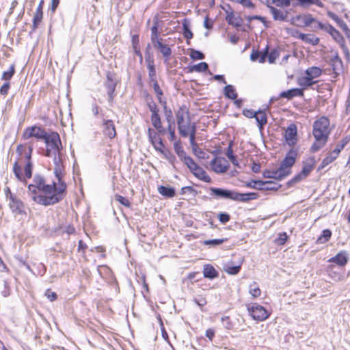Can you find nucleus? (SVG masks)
Segmentation results:
<instances>
[{
	"instance_id": "obj_64",
	"label": "nucleus",
	"mask_w": 350,
	"mask_h": 350,
	"mask_svg": "<svg viewBox=\"0 0 350 350\" xmlns=\"http://www.w3.org/2000/svg\"><path fill=\"white\" fill-rule=\"evenodd\" d=\"M10 88V82L4 83L0 88V94L1 95H7Z\"/></svg>"
},
{
	"instance_id": "obj_56",
	"label": "nucleus",
	"mask_w": 350,
	"mask_h": 350,
	"mask_svg": "<svg viewBox=\"0 0 350 350\" xmlns=\"http://www.w3.org/2000/svg\"><path fill=\"white\" fill-rule=\"evenodd\" d=\"M190 57L193 59H203L204 58L202 53L194 49H191Z\"/></svg>"
},
{
	"instance_id": "obj_20",
	"label": "nucleus",
	"mask_w": 350,
	"mask_h": 350,
	"mask_svg": "<svg viewBox=\"0 0 350 350\" xmlns=\"http://www.w3.org/2000/svg\"><path fill=\"white\" fill-rule=\"evenodd\" d=\"M43 3H44V1L41 0L40 3H39V5H38V6L37 7L36 13H35V14L33 16V30H35L38 27L39 23L42 21V16H43V13H42Z\"/></svg>"
},
{
	"instance_id": "obj_54",
	"label": "nucleus",
	"mask_w": 350,
	"mask_h": 350,
	"mask_svg": "<svg viewBox=\"0 0 350 350\" xmlns=\"http://www.w3.org/2000/svg\"><path fill=\"white\" fill-rule=\"evenodd\" d=\"M287 238L288 237L286 232L280 233L278 237L275 239V243L277 245H282L285 243Z\"/></svg>"
},
{
	"instance_id": "obj_63",
	"label": "nucleus",
	"mask_w": 350,
	"mask_h": 350,
	"mask_svg": "<svg viewBox=\"0 0 350 350\" xmlns=\"http://www.w3.org/2000/svg\"><path fill=\"white\" fill-rule=\"evenodd\" d=\"M115 198L116 200L119 202L121 204L126 206V207H129L130 206V202L129 201L128 199H126V198L122 196H120V195H116L115 196Z\"/></svg>"
},
{
	"instance_id": "obj_61",
	"label": "nucleus",
	"mask_w": 350,
	"mask_h": 350,
	"mask_svg": "<svg viewBox=\"0 0 350 350\" xmlns=\"http://www.w3.org/2000/svg\"><path fill=\"white\" fill-rule=\"evenodd\" d=\"M44 295L51 301H54L57 299V295L56 293L52 291L50 288L47 289Z\"/></svg>"
},
{
	"instance_id": "obj_23",
	"label": "nucleus",
	"mask_w": 350,
	"mask_h": 350,
	"mask_svg": "<svg viewBox=\"0 0 350 350\" xmlns=\"http://www.w3.org/2000/svg\"><path fill=\"white\" fill-rule=\"evenodd\" d=\"M196 178L198 179L205 182V183H211V178L206 174V172L201 167H198L196 170L192 173Z\"/></svg>"
},
{
	"instance_id": "obj_39",
	"label": "nucleus",
	"mask_w": 350,
	"mask_h": 350,
	"mask_svg": "<svg viewBox=\"0 0 350 350\" xmlns=\"http://www.w3.org/2000/svg\"><path fill=\"white\" fill-rule=\"evenodd\" d=\"M13 172H14V174L16 176V178L20 180V181H22L23 183H25L26 180L25 179V177L23 175L22 172H21V168L20 167V165H18V162L16 161L14 163V165H13Z\"/></svg>"
},
{
	"instance_id": "obj_53",
	"label": "nucleus",
	"mask_w": 350,
	"mask_h": 350,
	"mask_svg": "<svg viewBox=\"0 0 350 350\" xmlns=\"http://www.w3.org/2000/svg\"><path fill=\"white\" fill-rule=\"evenodd\" d=\"M192 150H193L194 154L196 157H198L199 159H206L208 158V154L206 152H204V150H202L201 148H200L199 147L197 146Z\"/></svg>"
},
{
	"instance_id": "obj_43",
	"label": "nucleus",
	"mask_w": 350,
	"mask_h": 350,
	"mask_svg": "<svg viewBox=\"0 0 350 350\" xmlns=\"http://www.w3.org/2000/svg\"><path fill=\"white\" fill-rule=\"evenodd\" d=\"M226 21L228 24L232 25L234 27H239L241 25V19L236 17L232 12H230L226 16Z\"/></svg>"
},
{
	"instance_id": "obj_18",
	"label": "nucleus",
	"mask_w": 350,
	"mask_h": 350,
	"mask_svg": "<svg viewBox=\"0 0 350 350\" xmlns=\"http://www.w3.org/2000/svg\"><path fill=\"white\" fill-rule=\"evenodd\" d=\"M268 8L274 20L282 21L286 19L288 16L287 11L277 9L271 5H268Z\"/></svg>"
},
{
	"instance_id": "obj_4",
	"label": "nucleus",
	"mask_w": 350,
	"mask_h": 350,
	"mask_svg": "<svg viewBox=\"0 0 350 350\" xmlns=\"http://www.w3.org/2000/svg\"><path fill=\"white\" fill-rule=\"evenodd\" d=\"M296 156L297 153L295 151H289L282 161L280 167L275 170L278 180L285 178L291 174V168L295 163Z\"/></svg>"
},
{
	"instance_id": "obj_12",
	"label": "nucleus",
	"mask_w": 350,
	"mask_h": 350,
	"mask_svg": "<svg viewBox=\"0 0 350 350\" xmlns=\"http://www.w3.org/2000/svg\"><path fill=\"white\" fill-rule=\"evenodd\" d=\"M297 130L294 124H290L285 131L284 137L286 143L290 145H294L297 142Z\"/></svg>"
},
{
	"instance_id": "obj_57",
	"label": "nucleus",
	"mask_w": 350,
	"mask_h": 350,
	"mask_svg": "<svg viewBox=\"0 0 350 350\" xmlns=\"http://www.w3.org/2000/svg\"><path fill=\"white\" fill-rule=\"evenodd\" d=\"M263 176L267 178L278 180V177L275 170L265 171L263 172Z\"/></svg>"
},
{
	"instance_id": "obj_29",
	"label": "nucleus",
	"mask_w": 350,
	"mask_h": 350,
	"mask_svg": "<svg viewBox=\"0 0 350 350\" xmlns=\"http://www.w3.org/2000/svg\"><path fill=\"white\" fill-rule=\"evenodd\" d=\"M255 119L258 122L260 130L263 129V126L267 124V116L264 111H258L255 115Z\"/></svg>"
},
{
	"instance_id": "obj_35",
	"label": "nucleus",
	"mask_w": 350,
	"mask_h": 350,
	"mask_svg": "<svg viewBox=\"0 0 350 350\" xmlns=\"http://www.w3.org/2000/svg\"><path fill=\"white\" fill-rule=\"evenodd\" d=\"M224 94L226 97L232 100H235L237 97L235 89L232 85H227L225 86L224 88Z\"/></svg>"
},
{
	"instance_id": "obj_25",
	"label": "nucleus",
	"mask_w": 350,
	"mask_h": 350,
	"mask_svg": "<svg viewBox=\"0 0 350 350\" xmlns=\"http://www.w3.org/2000/svg\"><path fill=\"white\" fill-rule=\"evenodd\" d=\"M27 268L36 275H42L46 271L44 264H31V266L27 264Z\"/></svg>"
},
{
	"instance_id": "obj_42",
	"label": "nucleus",
	"mask_w": 350,
	"mask_h": 350,
	"mask_svg": "<svg viewBox=\"0 0 350 350\" xmlns=\"http://www.w3.org/2000/svg\"><path fill=\"white\" fill-rule=\"evenodd\" d=\"M314 164V158L310 159L309 162L306 163L304 165L302 170L301 171V173L305 177H306L310 174V172L312 171V170L313 169Z\"/></svg>"
},
{
	"instance_id": "obj_22",
	"label": "nucleus",
	"mask_w": 350,
	"mask_h": 350,
	"mask_svg": "<svg viewBox=\"0 0 350 350\" xmlns=\"http://www.w3.org/2000/svg\"><path fill=\"white\" fill-rule=\"evenodd\" d=\"M32 152V148L31 146L29 147V152L26 155V158L27 159V163L25 166V178H30L32 176V163L31 162V155Z\"/></svg>"
},
{
	"instance_id": "obj_3",
	"label": "nucleus",
	"mask_w": 350,
	"mask_h": 350,
	"mask_svg": "<svg viewBox=\"0 0 350 350\" xmlns=\"http://www.w3.org/2000/svg\"><path fill=\"white\" fill-rule=\"evenodd\" d=\"M46 144V156L52 157L53 155L62 154V145L59 135L56 132L47 133L43 139Z\"/></svg>"
},
{
	"instance_id": "obj_7",
	"label": "nucleus",
	"mask_w": 350,
	"mask_h": 350,
	"mask_svg": "<svg viewBox=\"0 0 350 350\" xmlns=\"http://www.w3.org/2000/svg\"><path fill=\"white\" fill-rule=\"evenodd\" d=\"M317 19L311 14H299L292 18L291 23L299 27L314 25Z\"/></svg>"
},
{
	"instance_id": "obj_47",
	"label": "nucleus",
	"mask_w": 350,
	"mask_h": 350,
	"mask_svg": "<svg viewBox=\"0 0 350 350\" xmlns=\"http://www.w3.org/2000/svg\"><path fill=\"white\" fill-rule=\"evenodd\" d=\"M148 134L149 139L152 144H154L155 142H159V140H161L159 134L157 132L154 131L150 128H149L148 129Z\"/></svg>"
},
{
	"instance_id": "obj_59",
	"label": "nucleus",
	"mask_w": 350,
	"mask_h": 350,
	"mask_svg": "<svg viewBox=\"0 0 350 350\" xmlns=\"http://www.w3.org/2000/svg\"><path fill=\"white\" fill-rule=\"evenodd\" d=\"M306 178L301 172L295 176L291 180L288 182V186H291Z\"/></svg>"
},
{
	"instance_id": "obj_16",
	"label": "nucleus",
	"mask_w": 350,
	"mask_h": 350,
	"mask_svg": "<svg viewBox=\"0 0 350 350\" xmlns=\"http://www.w3.org/2000/svg\"><path fill=\"white\" fill-rule=\"evenodd\" d=\"M103 133L110 139L113 138L116 135V131L113 122L111 120H107L103 123Z\"/></svg>"
},
{
	"instance_id": "obj_48",
	"label": "nucleus",
	"mask_w": 350,
	"mask_h": 350,
	"mask_svg": "<svg viewBox=\"0 0 350 350\" xmlns=\"http://www.w3.org/2000/svg\"><path fill=\"white\" fill-rule=\"evenodd\" d=\"M208 64L206 62H201L198 64L193 65L190 68V70L200 72L206 71L208 69Z\"/></svg>"
},
{
	"instance_id": "obj_2",
	"label": "nucleus",
	"mask_w": 350,
	"mask_h": 350,
	"mask_svg": "<svg viewBox=\"0 0 350 350\" xmlns=\"http://www.w3.org/2000/svg\"><path fill=\"white\" fill-rule=\"evenodd\" d=\"M211 194L217 198L230 199L240 202H248L252 200H256L258 197L256 193H241L234 191L224 189L221 188H211Z\"/></svg>"
},
{
	"instance_id": "obj_30",
	"label": "nucleus",
	"mask_w": 350,
	"mask_h": 350,
	"mask_svg": "<svg viewBox=\"0 0 350 350\" xmlns=\"http://www.w3.org/2000/svg\"><path fill=\"white\" fill-rule=\"evenodd\" d=\"M151 122L154 127L160 133H164V129L161 126V118L159 113H154L151 115Z\"/></svg>"
},
{
	"instance_id": "obj_31",
	"label": "nucleus",
	"mask_w": 350,
	"mask_h": 350,
	"mask_svg": "<svg viewBox=\"0 0 350 350\" xmlns=\"http://www.w3.org/2000/svg\"><path fill=\"white\" fill-rule=\"evenodd\" d=\"M249 293L253 299H256L260 297L261 290L256 282H253L249 286Z\"/></svg>"
},
{
	"instance_id": "obj_50",
	"label": "nucleus",
	"mask_w": 350,
	"mask_h": 350,
	"mask_svg": "<svg viewBox=\"0 0 350 350\" xmlns=\"http://www.w3.org/2000/svg\"><path fill=\"white\" fill-rule=\"evenodd\" d=\"M174 148L180 159H183L186 155V153L179 142H176L174 144Z\"/></svg>"
},
{
	"instance_id": "obj_46",
	"label": "nucleus",
	"mask_w": 350,
	"mask_h": 350,
	"mask_svg": "<svg viewBox=\"0 0 350 350\" xmlns=\"http://www.w3.org/2000/svg\"><path fill=\"white\" fill-rule=\"evenodd\" d=\"M150 49V44H148L146 48V52L145 55V60L147 64V67L153 66L154 65V57L153 54L149 51Z\"/></svg>"
},
{
	"instance_id": "obj_37",
	"label": "nucleus",
	"mask_w": 350,
	"mask_h": 350,
	"mask_svg": "<svg viewBox=\"0 0 350 350\" xmlns=\"http://www.w3.org/2000/svg\"><path fill=\"white\" fill-rule=\"evenodd\" d=\"M338 157L334 154L333 152L329 154L323 160L321 164L319 166L318 170L323 169L325 167L332 163Z\"/></svg>"
},
{
	"instance_id": "obj_33",
	"label": "nucleus",
	"mask_w": 350,
	"mask_h": 350,
	"mask_svg": "<svg viewBox=\"0 0 350 350\" xmlns=\"http://www.w3.org/2000/svg\"><path fill=\"white\" fill-rule=\"evenodd\" d=\"M314 29H319L325 31V32L329 33L332 29L334 28L332 25L329 23H323L318 20L314 22V25L312 26Z\"/></svg>"
},
{
	"instance_id": "obj_60",
	"label": "nucleus",
	"mask_w": 350,
	"mask_h": 350,
	"mask_svg": "<svg viewBox=\"0 0 350 350\" xmlns=\"http://www.w3.org/2000/svg\"><path fill=\"white\" fill-rule=\"evenodd\" d=\"M152 146H154L157 151L159 152L162 154L167 151L164 150L165 146L163 144L162 140H159V142H155L154 144H152Z\"/></svg>"
},
{
	"instance_id": "obj_41",
	"label": "nucleus",
	"mask_w": 350,
	"mask_h": 350,
	"mask_svg": "<svg viewBox=\"0 0 350 350\" xmlns=\"http://www.w3.org/2000/svg\"><path fill=\"white\" fill-rule=\"evenodd\" d=\"M183 34L184 37L188 40L191 39L193 38V33L190 30L189 23L186 19H185L183 22Z\"/></svg>"
},
{
	"instance_id": "obj_8",
	"label": "nucleus",
	"mask_w": 350,
	"mask_h": 350,
	"mask_svg": "<svg viewBox=\"0 0 350 350\" xmlns=\"http://www.w3.org/2000/svg\"><path fill=\"white\" fill-rule=\"evenodd\" d=\"M210 165L215 173L223 174L228 170L230 163L224 157H216L211 161Z\"/></svg>"
},
{
	"instance_id": "obj_44",
	"label": "nucleus",
	"mask_w": 350,
	"mask_h": 350,
	"mask_svg": "<svg viewBox=\"0 0 350 350\" xmlns=\"http://www.w3.org/2000/svg\"><path fill=\"white\" fill-rule=\"evenodd\" d=\"M316 142L312 144L311 147V150L313 152H315L323 148L325 144L327 143V139H315Z\"/></svg>"
},
{
	"instance_id": "obj_21",
	"label": "nucleus",
	"mask_w": 350,
	"mask_h": 350,
	"mask_svg": "<svg viewBox=\"0 0 350 350\" xmlns=\"http://www.w3.org/2000/svg\"><path fill=\"white\" fill-rule=\"evenodd\" d=\"M203 274L205 278L211 280L219 276L218 271L211 264H206L204 266Z\"/></svg>"
},
{
	"instance_id": "obj_27",
	"label": "nucleus",
	"mask_w": 350,
	"mask_h": 350,
	"mask_svg": "<svg viewBox=\"0 0 350 350\" xmlns=\"http://www.w3.org/2000/svg\"><path fill=\"white\" fill-rule=\"evenodd\" d=\"M154 46L158 48L162 55L167 59L171 55V49L166 44H163L160 40H157V44H154Z\"/></svg>"
},
{
	"instance_id": "obj_49",
	"label": "nucleus",
	"mask_w": 350,
	"mask_h": 350,
	"mask_svg": "<svg viewBox=\"0 0 350 350\" xmlns=\"http://www.w3.org/2000/svg\"><path fill=\"white\" fill-rule=\"evenodd\" d=\"M151 41L153 45L157 44V40H159L158 38V25L157 22H155L154 25L151 27Z\"/></svg>"
},
{
	"instance_id": "obj_28",
	"label": "nucleus",
	"mask_w": 350,
	"mask_h": 350,
	"mask_svg": "<svg viewBox=\"0 0 350 350\" xmlns=\"http://www.w3.org/2000/svg\"><path fill=\"white\" fill-rule=\"evenodd\" d=\"M297 83L299 86L302 87L303 89H306L310 86H312L316 81H314L311 77L306 75L305 77H301L298 79Z\"/></svg>"
},
{
	"instance_id": "obj_45",
	"label": "nucleus",
	"mask_w": 350,
	"mask_h": 350,
	"mask_svg": "<svg viewBox=\"0 0 350 350\" xmlns=\"http://www.w3.org/2000/svg\"><path fill=\"white\" fill-rule=\"evenodd\" d=\"M15 72L14 65H11L7 71H4L1 76V79L8 82L13 77Z\"/></svg>"
},
{
	"instance_id": "obj_13",
	"label": "nucleus",
	"mask_w": 350,
	"mask_h": 350,
	"mask_svg": "<svg viewBox=\"0 0 350 350\" xmlns=\"http://www.w3.org/2000/svg\"><path fill=\"white\" fill-rule=\"evenodd\" d=\"M345 264H332L327 269L328 275L334 280H338L342 277Z\"/></svg>"
},
{
	"instance_id": "obj_1",
	"label": "nucleus",
	"mask_w": 350,
	"mask_h": 350,
	"mask_svg": "<svg viewBox=\"0 0 350 350\" xmlns=\"http://www.w3.org/2000/svg\"><path fill=\"white\" fill-rule=\"evenodd\" d=\"M66 183L46 184L43 176L36 174L33 183L28 185V195L31 200L42 206L53 205L61 201L66 193Z\"/></svg>"
},
{
	"instance_id": "obj_26",
	"label": "nucleus",
	"mask_w": 350,
	"mask_h": 350,
	"mask_svg": "<svg viewBox=\"0 0 350 350\" xmlns=\"http://www.w3.org/2000/svg\"><path fill=\"white\" fill-rule=\"evenodd\" d=\"M349 260V254L345 251H341L334 257L330 258L329 262H347Z\"/></svg>"
},
{
	"instance_id": "obj_51",
	"label": "nucleus",
	"mask_w": 350,
	"mask_h": 350,
	"mask_svg": "<svg viewBox=\"0 0 350 350\" xmlns=\"http://www.w3.org/2000/svg\"><path fill=\"white\" fill-rule=\"evenodd\" d=\"M330 36L332 38L338 43H341L344 42V38L342 35L340 33L339 31L334 28L332 31L329 33Z\"/></svg>"
},
{
	"instance_id": "obj_5",
	"label": "nucleus",
	"mask_w": 350,
	"mask_h": 350,
	"mask_svg": "<svg viewBox=\"0 0 350 350\" xmlns=\"http://www.w3.org/2000/svg\"><path fill=\"white\" fill-rule=\"evenodd\" d=\"M330 131L329 120L327 118L322 116L314 122L313 135L315 139H328Z\"/></svg>"
},
{
	"instance_id": "obj_10",
	"label": "nucleus",
	"mask_w": 350,
	"mask_h": 350,
	"mask_svg": "<svg viewBox=\"0 0 350 350\" xmlns=\"http://www.w3.org/2000/svg\"><path fill=\"white\" fill-rule=\"evenodd\" d=\"M46 132L41 127L33 126L27 127L25 129L23 133V137L25 139H28L30 137H34L38 139H42L45 137Z\"/></svg>"
},
{
	"instance_id": "obj_15",
	"label": "nucleus",
	"mask_w": 350,
	"mask_h": 350,
	"mask_svg": "<svg viewBox=\"0 0 350 350\" xmlns=\"http://www.w3.org/2000/svg\"><path fill=\"white\" fill-rule=\"evenodd\" d=\"M176 116L177 124L179 125L180 124H183L185 120L190 119L189 109L185 105L180 107L176 113Z\"/></svg>"
},
{
	"instance_id": "obj_58",
	"label": "nucleus",
	"mask_w": 350,
	"mask_h": 350,
	"mask_svg": "<svg viewBox=\"0 0 350 350\" xmlns=\"http://www.w3.org/2000/svg\"><path fill=\"white\" fill-rule=\"evenodd\" d=\"M147 68L148 69V77L150 82L157 81L154 66Z\"/></svg>"
},
{
	"instance_id": "obj_38",
	"label": "nucleus",
	"mask_w": 350,
	"mask_h": 350,
	"mask_svg": "<svg viewBox=\"0 0 350 350\" xmlns=\"http://www.w3.org/2000/svg\"><path fill=\"white\" fill-rule=\"evenodd\" d=\"M321 70L319 67H310L306 70V75L311 77L313 80L321 75Z\"/></svg>"
},
{
	"instance_id": "obj_36",
	"label": "nucleus",
	"mask_w": 350,
	"mask_h": 350,
	"mask_svg": "<svg viewBox=\"0 0 350 350\" xmlns=\"http://www.w3.org/2000/svg\"><path fill=\"white\" fill-rule=\"evenodd\" d=\"M332 237V232L328 229L323 230L321 234L317 240V244H323L329 241Z\"/></svg>"
},
{
	"instance_id": "obj_9",
	"label": "nucleus",
	"mask_w": 350,
	"mask_h": 350,
	"mask_svg": "<svg viewBox=\"0 0 350 350\" xmlns=\"http://www.w3.org/2000/svg\"><path fill=\"white\" fill-rule=\"evenodd\" d=\"M52 157H53L54 164L53 172L57 179V183H65L62 180L64 176V166L63 165L62 154L53 155Z\"/></svg>"
},
{
	"instance_id": "obj_11",
	"label": "nucleus",
	"mask_w": 350,
	"mask_h": 350,
	"mask_svg": "<svg viewBox=\"0 0 350 350\" xmlns=\"http://www.w3.org/2000/svg\"><path fill=\"white\" fill-rule=\"evenodd\" d=\"M8 201L10 209L15 215H21L25 213L24 203L16 196H11V198Z\"/></svg>"
},
{
	"instance_id": "obj_6",
	"label": "nucleus",
	"mask_w": 350,
	"mask_h": 350,
	"mask_svg": "<svg viewBox=\"0 0 350 350\" xmlns=\"http://www.w3.org/2000/svg\"><path fill=\"white\" fill-rule=\"evenodd\" d=\"M247 310L252 318L258 321H264L271 315V312L265 307L256 303L248 305Z\"/></svg>"
},
{
	"instance_id": "obj_55",
	"label": "nucleus",
	"mask_w": 350,
	"mask_h": 350,
	"mask_svg": "<svg viewBox=\"0 0 350 350\" xmlns=\"http://www.w3.org/2000/svg\"><path fill=\"white\" fill-rule=\"evenodd\" d=\"M152 83V87H153V89L154 90V92L156 93L159 100V102L161 103V96L163 95V92L162 90H161L159 84H158V82L157 81H152L151 82Z\"/></svg>"
},
{
	"instance_id": "obj_40",
	"label": "nucleus",
	"mask_w": 350,
	"mask_h": 350,
	"mask_svg": "<svg viewBox=\"0 0 350 350\" xmlns=\"http://www.w3.org/2000/svg\"><path fill=\"white\" fill-rule=\"evenodd\" d=\"M226 241V239H215L205 240L202 242V243L205 245H207L209 247H217V246L222 244Z\"/></svg>"
},
{
	"instance_id": "obj_17",
	"label": "nucleus",
	"mask_w": 350,
	"mask_h": 350,
	"mask_svg": "<svg viewBox=\"0 0 350 350\" xmlns=\"http://www.w3.org/2000/svg\"><path fill=\"white\" fill-rule=\"evenodd\" d=\"M296 32L298 34L297 38L301 40L306 43L315 46L317 45L319 42V38L313 34H305L300 33L299 31H296Z\"/></svg>"
},
{
	"instance_id": "obj_34",
	"label": "nucleus",
	"mask_w": 350,
	"mask_h": 350,
	"mask_svg": "<svg viewBox=\"0 0 350 350\" xmlns=\"http://www.w3.org/2000/svg\"><path fill=\"white\" fill-rule=\"evenodd\" d=\"M314 29H319L325 31V32L329 33L332 29L334 28L332 25L329 23H323L318 20L314 22V25L312 26Z\"/></svg>"
},
{
	"instance_id": "obj_24",
	"label": "nucleus",
	"mask_w": 350,
	"mask_h": 350,
	"mask_svg": "<svg viewBox=\"0 0 350 350\" xmlns=\"http://www.w3.org/2000/svg\"><path fill=\"white\" fill-rule=\"evenodd\" d=\"M299 5L302 8H309L311 5H316L319 8H323L324 4L321 0H297Z\"/></svg>"
},
{
	"instance_id": "obj_62",
	"label": "nucleus",
	"mask_w": 350,
	"mask_h": 350,
	"mask_svg": "<svg viewBox=\"0 0 350 350\" xmlns=\"http://www.w3.org/2000/svg\"><path fill=\"white\" fill-rule=\"evenodd\" d=\"M196 133V130H194V129L193 128L191 131L189 133V135H188V136H189V142H190V144L192 147V149H193L194 148L198 146L195 142Z\"/></svg>"
},
{
	"instance_id": "obj_52",
	"label": "nucleus",
	"mask_w": 350,
	"mask_h": 350,
	"mask_svg": "<svg viewBox=\"0 0 350 350\" xmlns=\"http://www.w3.org/2000/svg\"><path fill=\"white\" fill-rule=\"evenodd\" d=\"M241 269V265L229 266L226 265L224 267V270L230 275L237 274Z\"/></svg>"
},
{
	"instance_id": "obj_32",
	"label": "nucleus",
	"mask_w": 350,
	"mask_h": 350,
	"mask_svg": "<svg viewBox=\"0 0 350 350\" xmlns=\"http://www.w3.org/2000/svg\"><path fill=\"white\" fill-rule=\"evenodd\" d=\"M158 192L167 198H172L175 196V190L172 187L159 186L158 187Z\"/></svg>"
},
{
	"instance_id": "obj_19",
	"label": "nucleus",
	"mask_w": 350,
	"mask_h": 350,
	"mask_svg": "<svg viewBox=\"0 0 350 350\" xmlns=\"http://www.w3.org/2000/svg\"><path fill=\"white\" fill-rule=\"evenodd\" d=\"M304 96V92L302 89L299 88H293L291 90H288L287 91L282 92L280 94V96L281 98H285L288 100H291L294 97L296 96Z\"/></svg>"
},
{
	"instance_id": "obj_14",
	"label": "nucleus",
	"mask_w": 350,
	"mask_h": 350,
	"mask_svg": "<svg viewBox=\"0 0 350 350\" xmlns=\"http://www.w3.org/2000/svg\"><path fill=\"white\" fill-rule=\"evenodd\" d=\"M193 128L194 130H196V124L195 122H191V119L185 120L183 124L178 125L179 133L183 137H188L189 133L191 131Z\"/></svg>"
}]
</instances>
